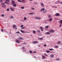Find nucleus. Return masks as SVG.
<instances>
[{
  "mask_svg": "<svg viewBox=\"0 0 62 62\" xmlns=\"http://www.w3.org/2000/svg\"><path fill=\"white\" fill-rule=\"evenodd\" d=\"M61 25H60V27H61Z\"/></svg>",
  "mask_w": 62,
  "mask_h": 62,
  "instance_id": "obj_56",
  "label": "nucleus"
},
{
  "mask_svg": "<svg viewBox=\"0 0 62 62\" xmlns=\"http://www.w3.org/2000/svg\"><path fill=\"white\" fill-rule=\"evenodd\" d=\"M13 28L16 27V25H14L13 26Z\"/></svg>",
  "mask_w": 62,
  "mask_h": 62,
  "instance_id": "obj_24",
  "label": "nucleus"
},
{
  "mask_svg": "<svg viewBox=\"0 0 62 62\" xmlns=\"http://www.w3.org/2000/svg\"><path fill=\"white\" fill-rule=\"evenodd\" d=\"M53 20V19L52 18H50L49 19V22H51L52 20Z\"/></svg>",
  "mask_w": 62,
  "mask_h": 62,
  "instance_id": "obj_16",
  "label": "nucleus"
},
{
  "mask_svg": "<svg viewBox=\"0 0 62 62\" xmlns=\"http://www.w3.org/2000/svg\"><path fill=\"white\" fill-rule=\"evenodd\" d=\"M41 5L42 6V7H44V5L43 3H41Z\"/></svg>",
  "mask_w": 62,
  "mask_h": 62,
  "instance_id": "obj_11",
  "label": "nucleus"
},
{
  "mask_svg": "<svg viewBox=\"0 0 62 62\" xmlns=\"http://www.w3.org/2000/svg\"><path fill=\"white\" fill-rule=\"evenodd\" d=\"M22 49H25V47H22Z\"/></svg>",
  "mask_w": 62,
  "mask_h": 62,
  "instance_id": "obj_48",
  "label": "nucleus"
},
{
  "mask_svg": "<svg viewBox=\"0 0 62 62\" xmlns=\"http://www.w3.org/2000/svg\"><path fill=\"white\" fill-rule=\"evenodd\" d=\"M16 34H20V32L17 31L16 32Z\"/></svg>",
  "mask_w": 62,
  "mask_h": 62,
  "instance_id": "obj_30",
  "label": "nucleus"
},
{
  "mask_svg": "<svg viewBox=\"0 0 62 62\" xmlns=\"http://www.w3.org/2000/svg\"><path fill=\"white\" fill-rule=\"evenodd\" d=\"M48 27H49V26H46L45 27V28H48Z\"/></svg>",
  "mask_w": 62,
  "mask_h": 62,
  "instance_id": "obj_29",
  "label": "nucleus"
},
{
  "mask_svg": "<svg viewBox=\"0 0 62 62\" xmlns=\"http://www.w3.org/2000/svg\"><path fill=\"white\" fill-rule=\"evenodd\" d=\"M42 58H43V59H45V58H46V56H45L44 55H42Z\"/></svg>",
  "mask_w": 62,
  "mask_h": 62,
  "instance_id": "obj_4",
  "label": "nucleus"
},
{
  "mask_svg": "<svg viewBox=\"0 0 62 62\" xmlns=\"http://www.w3.org/2000/svg\"><path fill=\"white\" fill-rule=\"evenodd\" d=\"M2 8H6V6L5 5H4L2 6Z\"/></svg>",
  "mask_w": 62,
  "mask_h": 62,
  "instance_id": "obj_20",
  "label": "nucleus"
},
{
  "mask_svg": "<svg viewBox=\"0 0 62 62\" xmlns=\"http://www.w3.org/2000/svg\"><path fill=\"white\" fill-rule=\"evenodd\" d=\"M15 3V2L14 0H12V1L11 3L12 4H14Z\"/></svg>",
  "mask_w": 62,
  "mask_h": 62,
  "instance_id": "obj_8",
  "label": "nucleus"
},
{
  "mask_svg": "<svg viewBox=\"0 0 62 62\" xmlns=\"http://www.w3.org/2000/svg\"><path fill=\"white\" fill-rule=\"evenodd\" d=\"M37 32L38 33H39V32H40V31H39V30H37Z\"/></svg>",
  "mask_w": 62,
  "mask_h": 62,
  "instance_id": "obj_44",
  "label": "nucleus"
},
{
  "mask_svg": "<svg viewBox=\"0 0 62 62\" xmlns=\"http://www.w3.org/2000/svg\"><path fill=\"white\" fill-rule=\"evenodd\" d=\"M45 34H46V35H47L48 34H50V32H47L45 33Z\"/></svg>",
  "mask_w": 62,
  "mask_h": 62,
  "instance_id": "obj_14",
  "label": "nucleus"
},
{
  "mask_svg": "<svg viewBox=\"0 0 62 62\" xmlns=\"http://www.w3.org/2000/svg\"><path fill=\"white\" fill-rule=\"evenodd\" d=\"M60 43H61L60 41H58L57 43L58 44H60Z\"/></svg>",
  "mask_w": 62,
  "mask_h": 62,
  "instance_id": "obj_17",
  "label": "nucleus"
},
{
  "mask_svg": "<svg viewBox=\"0 0 62 62\" xmlns=\"http://www.w3.org/2000/svg\"><path fill=\"white\" fill-rule=\"evenodd\" d=\"M54 48H58V46H54Z\"/></svg>",
  "mask_w": 62,
  "mask_h": 62,
  "instance_id": "obj_32",
  "label": "nucleus"
},
{
  "mask_svg": "<svg viewBox=\"0 0 62 62\" xmlns=\"http://www.w3.org/2000/svg\"><path fill=\"white\" fill-rule=\"evenodd\" d=\"M18 39H23V38H22V37H20Z\"/></svg>",
  "mask_w": 62,
  "mask_h": 62,
  "instance_id": "obj_15",
  "label": "nucleus"
},
{
  "mask_svg": "<svg viewBox=\"0 0 62 62\" xmlns=\"http://www.w3.org/2000/svg\"><path fill=\"white\" fill-rule=\"evenodd\" d=\"M15 41L17 43H20V41L19 40L16 39L15 40Z\"/></svg>",
  "mask_w": 62,
  "mask_h": 62,
  "instance_id": "obj_1",
  "label": "nucleus"
},
{
  "mask_svg": "<svg viewBox=\"0 0 62 62\" xmlns=\"http://www.w3.org/2000/svg\"><path fill=\"white\" fill-rule=\"evenodd\" d=\"M46 12H47V10L46 9L45 11H43V13H46Z\"/></svg>",
  "mask_w": 62,
  "mask_h": 62,
  "instance_id": "obj_12",
  "label": "nucleus"
},
{
  "mask_svg": "<svg viewBox=\"0 0 62 62\" xmlns=\"http://www.w3.org/2000/svg\"><path fill=\"white\" fill-rule=\"evenodd\" d=\"M56 60H59V58H57L56 59Z\"/></svg>",
  "mask_w": 62,
  "mask_h": 62,
  "instance_id": "obj_46",
  "label": "nucleus"
},
{
  "mask_svg": "<svg viewBox=\"0 0 62 62\" xmlns=\"http://www.w3.org/2000/svg\"><path fill=\"white\" fill-rule=\"evenodd\" d=\"M4 3H6V4L7 3V2H6V1H5V2H4Z\"/></svg>",
  "mask_w": 62,
  "mask_h": 62,
  "instance_id": "obj_52",
  "label": "nucleus"
},
{
  "mask_svg": "<svg viewBox=\"0 0 62 62\" xmlns=\"http://www.w3.org/2000/svg\"><path fill=\"white\" fill-rule=\"evenodd\" d=\"M31 9H32V10H34V9H35V8H31Z\"/></svg>",
  "mask_w": 62,
  "mask_h": 62,
  "instance_id": "obj_41",
  "label": "nucleus"
},
{
  "mask_svg": "<svg viewBox=\"0 0 62 62\" xmlns=\"http://www.w3.org/2000/svg\"><path fill=\"white\" fill-rule=\"evenodd\" d=\"M44 46H45V47H46V46H47V45L46 44L44 45Z\"/></svg>",
  "mask_w": 62,
  "mask_h": 62,
  "instance_id": "obj_45",
  "label": "nucleus"
},
{
  "mask_svg": "<svg viewBox=\"0 0 62 62\" xmlns=\"http://www.w3.org/2000/svg\"><path fill=\"white\" fill-rule=\"evenodd\" d=\"M36 19H37V20H40L41 19V18L40 17H36Z\"/></svg>",
  "mask_w": 62,
  "mask_h": 62,
  "instance_id": "obj_2",
  "label": "nucleus"
},
{
  "mask_svg": "<svg viewBox=\"0 0 62 62\" xmlns=\"http://www.w3.org/2000/svg\"><path fill=\"white\" fill-rule=\"evenodd\" d=\"M39 36V35H38Z\"/></svg>",
  "mask_w": 62,
  "mask_h": 62,
  "instance_id": "obj_61",
  "label": "nucleus"
},
{
  "mask_svg": "<svg viewBox=\"0 0 62 62\" xmlns=\"http://www.w3.org/2000/svg\"><path fill=\"white\" fill-rule=\"evenodd\" d=\"M36 51H34V53H36Z\"/></svg>",
  "mask_w": 62,
  "mask_h": 62,
  "instance_id": "obj_54",
  "label": "nucleus"
},
{
  "mask_svg": "<svg viewBox=\"0 0 62 62\" xmlns=\"http://www.w3.org/2000/svg\"><path fill=\"white\" fill-rule=\"evenodd\" d=\"M55 16H60V14L58 13H57L55 14Z\"/></svg>",
  "mask_w": 62,
  "mask_h": 62,
  "instance_id": "obj_7",
  "label": "nucleus"
},
{
  "mask_svg": "<svg viewBox=\"0 0 62 62\" xmlns=\"http://www.w3.org/2000/svg\"><path fill=\"white\" fill-rule=\"evenodd\" d=\"M44 55H45L46 56H48V55L45 53L44 54Z\"/></svg>",
  "mask_w": 62,
  "mask_h": 62,
  "instance_id": "obj_28",
  "label": "nucleus"
},
{
  "mask_svg": "<svg viewBox=\"0 0 62 62\" xmlns=\"http://www.w3.org/2000/svg\"><path fill=\"white\" fill-rule=\"evenodd\" d=\"M26 19H27V18H26V17H24V20H26Z\"/></svg>",
  "mask_w": 62,
  "mask_h": 62,
  "instance_id": "obj_23",
  "label": "nucleus"
},
{
  "mask_svg": "<svg viewBox=\"0 0 62 62\" xmlns=\"http://www.w3.org/2000/svg\"><path fill=\"white\" fill-rule=\"evenodd\" d=\"M17 6V5H16V4H14L13 5V6L14 7H16Z\"/></svg>",
  "mask_w": 62,
  "mask_h": 62,
  "instance_id": "obj_18",
  "label": "nucleus"
},
{
  "mask_svg": "<svg viewBox=\"0 0 62 62\" xmlns=\"http://www.w3.org/2000/svg\"><path fill=\"white\" fill-rule=\"evenodd\" d=\"M34 14V13H30L29 14H30V15H31V14Z\"/></svg>",
  "mask_w": 62,
  "mask_h": 62,
  "instance_id": "obj_33",
  "label": "nucleus"
},
{
  "mask_svg": "<svg viewBox=\"0 0 62 62\" xmlns=\"http://www.w3.org/2000/svg\"><path fill=\"white\" fill-rule=\"evenodd\" d=\"M2 2V0H0V2Z\"/></svg>",
  "mask_w": 62,
  "mask_h": 62,
  "instance_id": "obj_50",
  "label": "nucleus"
},
{
  "mask_svg": "<svg viewBox=\"0 0 62 62\" xmlns=\"http://www.w3.org/2000/svg\"><path fill=\"white\" fill-rule=\"evenodd\" d=\"M60 23H62V20H60Z\"/></svg>",
  "mask_w": 62,
  "mask_h": 62,
  "instance_id": "obj_38",
  "label": "nucleus"
},
{
  "mask_svg": "<svg viewBox=\"0 0 62 62\" xmlns=\"http://www.w3.org/2000/svg\"><path fill=\"white\" fill-rule=\"evenodd\" d=\"M7 4L8 5H9V3H7Z\"/></svg>",
  "mask_w": 62,
  "mask_h": 62,
  "instance_id": "obj_57",
  "label": "nucleus"
},
{
  "mask_svg": "<svg viewBox=\"0 0 62 62\" xmlns=\"http://www.w3.org/2000/svg\"><path fill=\"white\" fill-rule=\"evenodd\" d=\"M1 16H2V17H4V15L3 14L1 15Z\"/></svg>",
  "mask_w": 62,
  "mask_h": 62,
  "instance_id": "obj_47",
  "label": "nucleus"
},
{
  "mask_svg": "<svg viewBox=\"0 0 62 62\" xmlns=\"http://www.w3.org/2000/svg\"><path fill=\"white\" fill-rule=\"evenodd\" d=\"M17 1L18 2H23V0H22V1H21L20 0H18Z\"/></svg>",
  "mask_w": 62,
  "mask_h": 62,
  "instance_id": "obj_19",
  "label": "nucleus"
},
{
  "mask_svg": "<svg viewBox=\"0 0 62 62\" xmlns=\"http://www.w3.org/2000/svg\"><path fill=\"white\" fill-rule=\"evenodd\" d=\"M21 9H24V7H21Z\"/></svg>",
  "mask_w": 62,
  "mask_h": 62,
  "instance_id": "obj_37",
  "label": "nucleus"
},
{
  "mask_svg": "<svg viewBox=\"0 0 62 62\" xmlns=\"http://www.w3.org/2000/svg\"><path fill=\"white\" fill-rule=\"evenodd\" d=\"M54 32V30H51L49 31V32L51 33H53Z\"/></svg>",
  "mask_w": 62,
  "mask_h": 62,
  "instance_id": "obj_3",
  "label": "nucleus"
},
{
  "mask_svg": "<svg viewBox=\"0 0 62 62\" xmlns=\"http://www.w3.org/2000/svg\"><path fill=\"white\" fill-rule=\"evenodd\" d=\"M33 34H35L36 33V31H33Z\"/></svg>",
  "mask_w": 62,
  "mask_h": 62,
  "instance_id": "obj_21",
  "label": "nucleus"
},
{
  "mask_svg": "<svg viewBox=\"0 0 62 62\" xmlns=\"http://www.w3.org/2000/svg\"><path fill=\"white\" fill-rule=\"evenodd\" d=\"M58 1L59 2V1Z\"/></svg>",
  "mask_w": 62,
  "mask_h": 62,
  "instance_id": "obj_60",
  "label": "nucleus"
},
{
  "mask_svg": "<svg viewBox=\"0 0 62 62\" xmlns=\"http://www.w3.org/2000/svg\"><path fill=\"white\" fill-rule=\"evenodd\" d=\"M7 11H9V8H8L7 9Z\"/></svg>",
  "mask_w": 62,
  "mask_h": 62,
  "instance_id": "obj_42",
  "label": "nucleus"
},
{
  "mask_svg": "<svg viewBox=\"0 0 62 62\" xmlns=\"http://www.w3.org/2000/svg\"><path fill=\"white\" fill-rule=\"evenodd\" d=\"M60 4H62V2H60Z\"/></svg>",
  "mask_w": 62,
  "mask_h": 62,
  "instance_id": "obj_53",
  "label": "nucleus"
},
{
  "mask_svg": "<svg viewBox=\"0 0 62 62\" xmlns=\"http://www.w3.org/2000/svg\"><path fill=\"white\" fill-rule=\"evenodd\" d=\"M49 50H50V51H52V50H53V51H54V50L52 48V49H49Z\"/></svg>",
  "mask_w": 62,
  "mask_h": 62,
  "instance_id": "obj_26",
  "label": "nucleus"
},
{
  "mask_svg": "<svg viewBox=\"0 0 62 62\" xmlns=\"http://www.w3.org/2000/svg\"><path fill=\"white\" fill-rule=\"evenodd\" d=\"M32 42L33 44H36V43H38V42L37 41H34Z\"/></svg>",
  "mask_w": 62,
  "mask_h": 62,
  "instance_id": "obj_5",
  "label": "nucleus"
},
{
  "mask_svg": "<svg viewBox=\"0 0 62 62\" xmlns=\"http://www.w3.org/2000/svg\"><path fill=\"white\" fill-rule=\"evenodd\" d=\"M21 29H24V27H23V28H21Z\"/></svg>",
  "mask_w": 62,
  "mask_h": 62,
  "instance_id": "obj_49",
  "label": "nucleus"
},
{
  "mask_svg": "<svg viewBox=\"0 0 62 62\" xmlns=\"http://www.w3.org/2000/svg\"><path fill=\"white\" fill-rule=\"evenodd\" d=\"M45 10V8H42L41 9L40 11H43V10Z\"/></svg>",
  "mask_w": 62,
  "mask_h": 62,
  "instance_id": "obj_13",
  "label": "nucleus"
},
{
  "mask_svg": "<svg viewBox=\"0 0 62 62\" xmlns=\"http://www.w3.org/2000/svg\"><path fill=\"white\" fill-rule=\"evenodd\" d=\"M24 0H22V1H24Z\"/></svg>",
  "mask_w": 62,
  "mask_h": 62,
  "instance_id": "obj_58",
  "label": "nucleus"
},
{
  "mask_svg": "<svg viewBox=\"0 0 62 62\" xmlns=\"http://www.w3.org/2000/svg\"><path fill=\"white\" fill-rule=\"evenodd\" d=\"M23 25H22L21 26H20L21 27H23Z\"/></svg>",
  "mask_w": 62,
  "mask_h": 62,
  "instance_id": "obj_43",
  "label": "nucleus"
},
{
  "mask_svg": "<svg viewBox=\"0 0 62 62\" xmlns=\"http://www.w3.org/2000/svg\"><path fill=\"white\" fill-rule=\"evenodd\" d=\"M50 56L51 57H54V55L53 54H52L50 55Z\"/></svg>",
  "mask_w": 62,
  "mask_h": 62,
  "instance_id": "obj_6",
  "label": "nucleus"
},
{
  "mask_svg": "<svg viewBox=\"0 0 62 62\" xmlns=\"http://www.w3.org/2000/svg\"><path fill=\"white\" fill-rule=\"evenodd\" d=\"M48 17L49 18L51 17V15H49L48 16Z\"/></svg>",
  "mask_w": 62,
  "mask_h": 62,
  "instance_id": "obj_35",
  "label": "nucleus"
},
{
  "mask_svg": "<svg viewBox=\"0 0 62 62\" xmlns=\"http://www.w3.org/2000/svg\"><path fill=\"white\" fill-rule=\"evenodd\" d=\"M46 52L47 53H50V51L48 50H47L46 51Z\"/></svg>",
  "mask_w": 62,
  "mask_h": 62,
  "instance_id": "obj_25",
  "label": "nucleus"
},
{
  "mask_svg": "<svg viewBox=\"0 0 62 62\" xmlns=\"http://www.w3.org/2000/svg\"><path fill=\"white\" fill-rule=\"evenodd\" d=\"M17 27H15V28H14V29H17Z\"/></svg>",
  "mask_w": 62,
  "mask_h": 62,
  "instance_id": "obj_51",
  "label": "nucleus"
},
{
  "mask_svg": "<svg viewBox=\"0 0 62 62\" xmlns=\"http://www.w3.org/2000/svg\"><path fill=\"white\" fill-rule=\"evenodd\" d=\"M10 8L11 10V11H14V10L13 9V8H12V7H10Z\"/></svg>",
  "mask_w": 62,
  "mask_h": 62,
  "instance_id": "obj_10",
  "label": "nucleus"
},
{
  "mask_svg": "<svg viewBox=\"0 0 62 62\" xmlns=\"http://www.w3.org/2000/svg\"><path fill=\"white\" fill-rule=\"evenodd\" d=\"M10 18H11V19H13V18L14 17L13 16H10Z\"/></svg>",
  "mask_w": 62,
  "mask_h": 62,
  "instance_id": "obj_22",
  "label": "nucleus"
},
{
  "mask_svg": "<svg viewBox=\"0 0 62 62\" xmlns=\"http://www.w3.org/2000/svg\"><path fill=\"white\" fill-rule=\"evenodd\" d=\"M29 52H30V53H31V54H32V51L30 50L29 51Z\"/></svg>",
  "mask_w": 62,
  "mask_h": 62,
  "instance_id": "obj_40",
  "label": "nucleus"
},
{
  "mask_svg": "<svg viewBox=\"0 0 62 62\" xmlns=\"http://www.w3.org/2000/svg\"><path fill=\"white\" fill-rule=\"evenodd\" d=\"M40 45H39V47H40Z\"/></svg>",
  "mask_w": 62,
  "mask_h": 62,
  "instance_id": "obj_59",
  "label": "nucleus"
},
{
  "mask_svg": "<svg viewBox=\"0 0 62 62\" xmlns=\"http://www.w3.org/2000/svg\"><path fill=\"white\" fill-rule=\"evenodd\" d=\"M40 29H41V31H43V28H42V27H40Z\"/></svg>",
  "mask_w": 62,
  "mask_h": 62,
  "instance_id": "obj_9",
  "label": "nucleus"
},
{
  "mask_svg": "<svg viewBox=\"0 0 62 62\" xmlns=\"http://www.w3.org/2000/svg\"><path fill=\"white\" fill-rule=\"evenodd\" d=\"M6 1L8 2H9V1H10L9 0H6Z\"/></svg>",
  "mask_w": 62,
  "mask_h": 62,
  "instance_id": "obj_34",
  "label": "nucleus"
},
{
  "mask_svg": "<svg viewBox=\"0 0 62 62\" xmlns=\"http://www.w3.org/2000/svg\"><path fill=\"white\" fill-rule=\"evenodd\" d=\"M39 39H41V40H42L43 39V38H39Z\"/></svg>",
  "mask_w": 62,
  "mask_h": 62,
  "instance_id": "obj_36",
  "label": "nucleus"
},
{
  "mask_svg": "<svg viewBox=\"0 0 62 62\" xmlns=\"http://www.w3.org/2000/svg\"><path fill=\"white\" fill-rule=\"evenodd\" d=\"M1 4L2 5H5V4H4V3H3V2H2L1 3Z\"/></svg>",
  "mask_w": 62,
  "mask_h": 62,
  "instance_id": "obj_39",
  "label": "nucleus"
},
{
  "mask_svg": "<svg viewBox=\"0 0 62 62\" xmlns=\"http://www.w3.org/2000/svg\"><path fill=\"white\" fill-rule=\"evenodd\" d=\"M1 31L2 32H4V30H3V29H1Z\"/></svg>",
  "mask_w": 62,
  "mask_h": 62,
  "instance_id": "obj_31",
  "label": "nucleus"
},
{
  "mask_svg": "<svg viewBox=\"0 0 62 62\" xmlns=\"http://www.w3.org/2000/svg\"><path fill=\"white\" fill-rule=\"evenodd\" d=\"M20 31L22 32V33H23L24 31H23L20 30Z\"/></svg>",
  "mask_w": 62,
  "mask_h": 62,
  "instance_id": "obj_27",
  "label": "nucleus"
},
{
  "mask_svg": "<svg viewBox=\"0 0 62 62\" xmlns=\"http://www.w3.org/2000/svg\"><path fill=\"white\" fill-rule=\"evenodd\" d=\"M30 1H33V0H29Z\"/></svg>",
  "mask_w": 62,
  "mask_h": 62,
  "instance_id": "obj_55",
  "label": "nucleus"
}]
</instances>
